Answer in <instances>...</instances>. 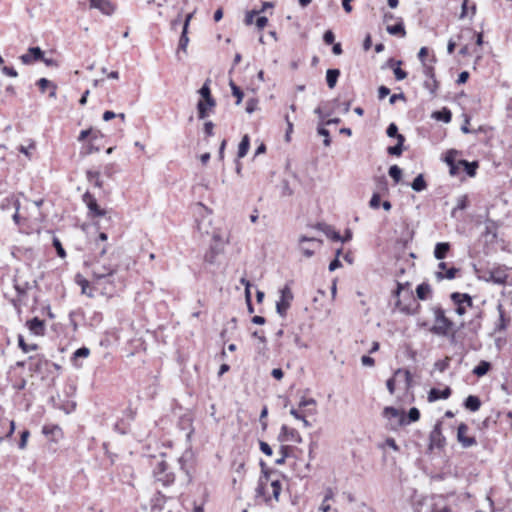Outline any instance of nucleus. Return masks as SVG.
<instances>
[{"label": "nucleus", "instance_id": "obj_1", "mask_svg": "<svg viewBox=\"0 0 512 512\" xmlns=\"http://www.w3.org/2000/svg\"><path fill=\"white\" fill-rule=\"evenodd\" d=\"M107 253V246L102 245L100 251L91 262V271L93 283L97 285H108L110 290L122 288L125 286L126 276L123 272H127L133 267L136 262L131 257H125L118 263L112 262L114 253L110 258L103 260L102 258Z\"/></svg>", "mask_w": 512, "mask_h": 512}, {"label": "nucleus", "instance_id": "obj_2", "mask_svg": "<svg viewBox=\"0 0 512 512\" xmlns=\"http://www.w3.org/2000/svg\"><path fill=\"white\" fill-rule=\"evenodd\" d=\"M153 477L155 483L161 484L163 487H168L175 481V473L169 463L163 458V455H161L159 459H156L153 468Z\"/></svg>", "mask_w": 512, "mask_h": 512}, {"label": "nucleus", "instance_id": "obj_3", "mask_svg": "<svg viewBox=\"0 0 512 512\" xmlns=\"http://www.w3.org/2000/svg\"><path fill=\"white\" fill-rule=\"evenodd\" d=\"M435 324L430 328V332L438 336H447L454 323L445 315L441 306L432 308Z\"/></svg>", "mask_w": 512, "mask_h": 512}, {"label": "nucleus", "instance_id": "obj_4", "mask_svg": "<svg viewBox=\"0 0 512 512\" xmlns=\"http://www.w3.org/2000/svg\"><path fill=\"white\" fill-rule=\"evenodd\" d=\"M198 93L203 98L197 103V113L199 119H205L208 117V113L206 112V106L213 108L216 106V101L211 95V90L209 87V80H206L202 87L199 89Z\"/></svg>", "mask_w": 512, "mask_h": 512}, {"label": "nucleus", "instance_id": "obj_5", "mask_svg": "<svg viewBox=\"0 0 512 512\" xmlns=\"http://www.w3.org/2000/svg\"><path fill=\"white\" fill-rule=\"evenodd\" d=\"M450 298L456 306L455 313L459 316H463L468 308L473 307L472 297L467 293L453 292Z\"/></svg>", "mask_w": 512, "mask_h": 512}, {"label": "nucleus", "instance_id": "obj_6", "mask_svg": "<svg viewBox=\"0 0 512 512\" xmlns=\"http://www.w3.org/2000/svg\"><path fill=\"white\" fill-rule=\"evenodd\" d=\"M321 244L322 240L320 239L300 236L298 241V249L305 257L310 258L315 254V250L320 248Z\"/></svg>", "mask_w": 512, "mask_h": 512}, {"label": "nucleus", "instance_id": "obj_7", "mask_svg": "<svg viewBox=\"0 0 512 512\" xmlns=\"http://www.w3.org/2000/svg\"><path fill=\"white\" fill-rule=\"evenodd\" d=\"M383 416L390 421L392 428L405 426L406 415L402 410H398L392 406H387L383 410Z\"/></svg>", "mask_w": 512, "mask_h": 512}, {"label": "nucleus", "instance_id": "obj_8", "mask_svg": "<svg viewBox=\"0 0 512 512\" xmlns=\"http://www.w3.org/2000/svg\"><path fill=\"white\" fill-rule=\"evenodd\" d=\"M293 300V293L288 285L280 290V299L276 303V311L281 317H285Z\"/></svg>", "mask_w": 512, "mask_h": 512}, {"label": "nucleus", "instance_id": "obj_9", "mask_svg": "<svg viewBox=\"0 0 512 512\" xmlns=\"http://www.w3.org/2000/svg\"><path fill=\"white\" fill-rule=\"evenodd\" d=\"M441 425H442V423L440 421H438L434 425L432 431L430 432V435H429V448L430 449H433V448L441 449L445 446L446 439H445L444 435L442 434Z\"/></svg>", "mask_w": 512, "mask_h": 512}, {"label": "nucleus", "instance_id": "obj_10", "mask_svg": "<svg viewBox=\"0 0 512 512\" xmlns=\"http://www.w3.org/2000/svg\"><path fill=\"white\" fill-rule=\"evenodd\" d=\"M468 426L466 423H460L457 429V440L463 448H470L477 444L474 436H467Z\"/></svg>", "mask_w": 512, "mask_h": 512}, {"label": "nucleus", "instance_id": "obj_11", "mask_svg": "<svg viewBox=\"0 0 512 512\" xmlns=\"http://www.w3.org/2000/svg\"><path fill=\"white\" fill-rule=\"evenodd\" d=\"M172 499H173L172 496H166V495L162 494L160 491H158L151 498L152 511H154V512H171V509L166 507V503Z\"/></svg>", "mask_w": 512, "mask_h": 512}, {"label": "nucleus", "instance_id": "obj_12", "mask_svg": "<svg viewBox=\"0 0 512 512\" xmlns=\"http://www.w3.org/2000/svg\"><path fill=\"white\" fill-rule=\"evenodd\" d=\"M508 279L507 269L503 266H498L492 268L488 272V277L486 278L487 282H492L494 284L503 285L506 283Z\"/></svg>", "mask_w": 512, "mask_h": 512}, {"label": "nucleus", "instance_id": "obj_13", "mask_svg": "<svg viewBox=\"0 0 512 512\" xmlns=\"http://www.w3.org/2000/svg\"><path fill=\"white\" fill-rule=\"evenodd\" d=\"M19 59L24 65H31L34 62L40 61L43 59V50L36 46L28 48L25 54H22Z\"/></svg>", "mask_w": 512, "mask_h": 512}, {"label": "nucleus", "instance_id": "obj_14", "mask_svg": "<svg viewBox=\"0 0 512 512\" xmlns=\"http://www.w3.org/2000/svg\"><path fill=\"white\" fill-rule=\"evenodd\" d=\"M83 201L86 203V205L89 209V213L93 217H100V216H104L106 214V211L99 207L95 197L90 192H86L83 195Z\"/></svg>", "mask_w": 512, "mask_h": 512}, {"label": "nucleus", "instance_id": "obj_15", "mask_svg": "<svg viewBox=\"0 0 512 512\" xmlns=\"http://www.w3.org/2000/svg\"><path fill=\"white\" fill-rule=\"evenodd\" d=\"M278 440L280 442L295 441L297 443H300L302 441V438L297 430L289 428L287 425H282L281 431L278 435Z\"/></svg>", "mask_w": 512, "mask_h": 512}, {"label": "nucleus", "instance_id": "obj_16", "mask_svg": "<svg viewBox=\"0 0 512 512\" xmlns=\"http://www.w3.org/2000/svg\"><path fill=\"white\" fill-rule=\"evenodd\" d=\"M438 268L440 269V271H437L435 273V276L439 281L443 279L452 280L456 277V274L459 272V269L455 267L447 269V264L445 262H440L438 264Z\"/></svg>", "mask_w": 512, "mask_h": 512}, {"label": "nucleus", "instance_id": "obj_17", "mask_svg": "<svg viewBox=\"0 0 512 512\" xmlns=\"http://www.w3.org/2000/svg\"><path fill=\"white\" fill-rule=\"evenodd\" d=\"M90 8L98 9L105 15H111L115 7L109 0H89Z\"/></svg>", "mask_w": 512, "mask_h": 512}, {"label": "nucleus", "instance_id": "obj_18", "mask_svg": "<svg viewBox=\"0 0 512 512\" xmlns=\"http://www.w3.org/2000/svg\"><path fill=\"white\" fill-rule=\"evenodd\" d=\"M452 391L450 387H446L443 390H439L437 388H432L428 392V401L435 402L439 399H448L451 395Z\"/></svg>", "mask_w": 512, "mask_h": 512}, {"label": "nucleus", "instance_id": "obj_19", "mask_svg": "<svg viewBox=\"0 0 512 512\" xmlns=\"http://www.w3.org/2000/svg\"><path fill=\"white\" fill-rule=\"evenodd\" d=\"M315 228L322 231L328 238L333 241L342 240V236L339 234V232L335 231L330 225L325 223H317Z\"/></svg>", "mask_w": 512, "mask_h": 512}, {"label": "nucleus", "instance_id": "obj_20", "mask_svg": "<svg viewBox=\"0 0 512 512\" xmlns=\"http://www.w3.org/2000/svg\"><path fill=\"white\" fill-rule=\"evenodd\" d=\"M483 312L478 310L475 316L467 323L468 330L477 334L482 327Z\"/></svg>", "mask_w": 512, "mask_h": 512}, {"label": "nucleus", "instance_id": "obj_21", "mask_svg": "<svg viewBox=\"0 0 512 512\" xmlns=\"http://www.w3.org/2000/svg\"><path fill=\"white\" fill-rule=\"evenodd\" d=\"M27 326L29 330L35 335L44 334V321L40 320L38 317H34L27 321Z\"/></svg>", "mask_w": 512, "mask_h": 512}, {"label": "nucleus", "instance_id": "obj_22", "mask_svg": "<svg viewBox=\"0 0 512 512\" xmlns=\"http://www.w3.org/2000/svg\"><path fill=\"white\" fill-rule=\"evenodd\" d=\"M464 407L471 411V412H476L480 409L481 407V400L478 396H475V395H469L465 400H464V403H463Z\"/></svg>", "mask_w": 512, "mask_h": 512}, {"label": "nucleus", "instance_id": "obj_23", "mask_svg": "<svg viewBox=\"0 0 512 512\" xmlns=\"http://www.w3.org/2000/svg\"><path fill=\"white\" fill-rule=\"evenodd\" d=\"M458 164H460L461 167H463L466 174L470 177H474L476 175L477 168L479 167V164L477 161L469 162L464 159L459 160Z\"/></svg>", "mask_w": 512, "mask_h": 512}, {"label": "nucleus", "instance_id": "obj_24", "mask_svg": "<svg viewBox=\"0 0 512 512\" xmlns=\"http://www.w3.org/2000/svg\"><path fill=\"white\" fill-rule=\"evenodd\" d=\"M450 249V244L448 242H439L436 244L434 249V257L438 260H442L446 257L448 251Z\"/></svg>", "mask_w": 512, "mask_h": 512}, {"label": "nucleus", "instance_id": "obj_25", "mask_svg": "<svg viewBox=\"0 0 512 512\" xmlns=\"http://www.w3.org/2000/svg\"><path fill=\"white\" fill-rule=\"evenodd\" d=\"M42 432L47 437H51L52 440H56L62 433L61 428L58 425H44Z\"/></svg>", "mask_w": 512, "mask_h": 512}, {"label": "nucleus", "instance_id": "obj_26", "mask_svg": "<svg viewBox=\"0 0 512 512\" xmlns=\"http://www.w3.org/2000/svg\"><path fill=\"white\" fill-rule=\"evenodd\" d=\"M432 293V288L430 284L423 282L419 284L416 288V294L418 299L420 300H426Z\"/></svg>", "mask_w": 512, "mask_h": 512}, {"label": "nucleus", "instance_id": "obj_27", "mask_svg": "<svg viewBox=\"0 0 512 512\" xmlns=\"http://www.w3.org/2000/svg\"><path fill=\"white\" fill-rule=\"evenodd\" d=\"M76 283L81 286L82 294H85L90 298L94 297L92 289H90L89 281L82 277L80 274L76 276Z\"/></svg>", "mask_w": 512, "mask_h": 512}, {"label": "nucleus", "instance_id": "obj_28", "mask_svg": "<svg viewBox=\"0 0 512 512\" xmlns=\"http://www.w3.org/2000/svg\"><path fill=\"white\" fill-rule=\"evenodd\" d=\"M339 76H340L339 69H328L327 70L326 82L330 89H333L336 86Z\"/></svg>", "mask_w": 512, "mask_h": 512}, {"label": "nucleus", "instance_id": "obj_29", "mask_svg": "<svg viewBox=\"0 0 512 512\" xmlns=\"http://www.w3.org/2000/svg\"><path fill=\"white\" fill-rule=\"evenodd\" d=\"M86 178H87V181L89 183L93 184L95 187L100 188V189L103 187V181L100 178L99 171L88 170L86 172Z\"/></svg>", "mask_w": 512, "mask_h": 512}, {"label": "nucleus", "instance_id": "obj_30", "mask_svg": "<svg viewBox=\"0 0 512 512\" xmlns=\"http://www.w3.org/2000/svg\"><path fill=\"white\" fill-rule=\"evenodd\" d=\"M249 147H250V138L246 134V135H244L242 137V139H241V141L239 143L237 157L238 158L245 157L247 155V153H248Z\"/></svg>", "mask_w": 512, "mask_h": 512}, {"label": "nucleus", "instance_id": "obj_31", "mask_svg": "<svg viewBox=\"0 0 512 512\" xmlns=\"http://www.w3.org/2000/svg\"><path fill=\"white\" fill-rule=\"evenodd\" d=\"M405 142V137L403 135H400L397 140V144L394 146H389L387 148V152L390 155L393 156H400L403 152V144Z\"/></svg>", "mask_w": 512, "mask_h": 512}, {"label": "nucleus", "instance_id": "obj_32", "mask_svg": "<svg viewBox=\"0 0 512 512\" xmlns=\"http://www.w3.org/2000/svg\"><path fill=\"white\" fill-rule=\"evenodd\" d=\"M491 369V364L488 361L482 360L480 363L473 369V374L477 377H482L486 375Z\"/></svg>", "mask_w": 512, "mask_h": 512}, {"label": "nucleus", "instance_id": "obj_33", "mask_svg": "<svg viewBox=\"0 0 512 512\" xmlns=\"http://www.w3.org/2000/svg\"><path fill=\"white\" fill-rule=\"evenodd\" d=\"M411 188L416 192H421L427 188V183L422 174L417 175L411 183Z\"/></svg>", "mask_w": 512, "mask_h": 512}, {"label": "nucleus", "instance_id": "obj_34", "mask_svg": "<svg viewBox=\"0 0 512 512\" xmlns=\"http://www.w3.org/2000/svg\"><path fill=\"white\" fill-rule=\"evenodd\" d=\"M433 117L436 120L443 121L444 123H449L452 118V113L449 109L443 108L440 111H436L433 113Z\"/></svg>", "mask_w": 512, "mask_h": 512}, {"label": "nucleus", "instance_id": "obj_35", "mask_svg": "<svg viewBox=\"0 0 512 512\" xmlns=\"http://www.w3.org/2000/svg\"><path fill=\"white\" fill-rule=\"evenodd\" d=\"M266 488H267L266 482L263 481V478H259L258 485L255 490L256 497H264L265 503H268L270 501L271 497L266 496Z\"/></svg>", "mask_w": 512, "mask_h": 512}, {"label": "nucleus", "instance_id": "obj_36", "mask_svg": "<svg viewBox=\"0 0 512 512\" xmlns=\"http://www.w3.org/2000/svg\"><path fill=\"white\" fill-rule=\"evenodd\" d=\"M497 309L499 312V320H498V323L496 324V330L503 331L507 328V320L505 318V311L501 304L498 305Z\"/></svg>", "mask_w": 512, "mask_h": 512}, {"label": "nucleus", "instance_id": "obj_37", "mask_svg": "<svg viewBox=\"0 0 512 512\" xmlns=\"http://www.w3.org/2000/svg\"><path fill=\"white\" fill-rule=\"evenodd\" d=\"M387 32L391 35H400L405 36V28L402 22H399L395 25L387 26Z\"/></svg>", "mask_w": 512, "mask_h": 512}, {"label": "nucleus", "instance_id": "obj_38", "mask_svg": "<svg viewBox=\"0 0 512 512\" xmlns=\"http://www.w3.org/2000/svg\"><path fill=\"white\" fill-rule=\"evenodd\" d=\"M188 44H189L188 30L182 29L180 39H179V44H178V51L186 52Z\"/></svg>", "mask_w": 512, "mask_h": 512}, {"label": "nucleus", "instance_id": "obj_39", "mask_svg": "<svg viewBox=\"0 0 512 512\" xmlns=\"http://www.w3.org/2000/svg\"><path fill=\"white\" fill-rule=\"evenodd\" d=\"M270 485L272 488L273 498L278 502L280 493L282 491V484L279 479H272Z\"/></svg>", "mask_w": 512, "mask_h": 512}, {"label": "nucleus", "instance_id": "obj_40", "mask_svg": "<svg viewBox=\"0 0 512 512\" xmlns=\"http://www.w3.org/2000/svg\"><path fill=\"white\" fill-rule=\"evenodd\" d=\"M499 416H500V413H499V412H497L494 416H493V415H489V416H487V417L483 420V422H482V424H481L480 429H488V428H490V427H492V426L496 425V423H497V420H498Z\"/></svg>", "mask_w": 512, "mask_h": 512}, {"label": "nucleus", "instance_id": "obj_41", "mask_svg": "<svg viewBox=\"0 0 512 512\" xmlns=\"http://www.w3.org/2000/svg\"><path fill=\"white\" fill-rule=\"evenodd\" d=\"M420 419V411L416 407H412L409 409L408 414L406 416L405 425H408L412 422H416Z\"/></svg>", "mask_w": 512, "mask_h": 512}, {"label": "nucleus", "instance_id": "obj_42", "mask_svg": "<svg viewBox=\"0 0 512 512\" xmlns=\"http://www.w3.org/2000/svg\"><path fill=\"white\" fill-rule=\"evenodd\" d=\"M388 174L395 183H399L402 177V170L399 166L392 165L388 170Z\"/></svg>", "mask_w": 512, "mask_h": 512}, {"label": "nucleus", "instance_id": "obj_43", "mask_svg": "<svg viewBox=\"0 0 512 512\" xmlns=\"http://www.w3.org/2000/svg\"><path fill=\"white\" fill-rule=\"evenodd\" d=\"M98 151H99V147L94 145V141L90 140L87 143V145H85L81 148L80 155L87 156V155H90V154H92L94 152H98Z\"/></svg>", "mask_w": 512, "mask_h": 512}, {"label": "nucleus", "instance_id": "obj_44", "mask_svg": "<svg viewBox=\"0 0 512 512\" xmlns=\"http://www.w3.org/2000/svg\"><path fill=\"white\" fill-rule=\"evenodd\" d=\"M89 354H90V350H89L87 347L83 346V347L78 348V349L74 352V354H73V361H74V365H75V366H79V365L76 363L77 359H78V358H86V357H88V356H89Z\"/></svg>", "mask_w": 512, "mask_h": 512}, {"label": "nucleus", "instance_id": "obj_45", "mask_svg": "<svg viewBox=\"0 0 512 512\" xmlns=\"http://www.w3.org/2000/svg\"><path fill=\"white\" fill-rule=\"evenodd\" d=\"M18 345L22 349L23 352L27 353L29 351H33L37 349L36 344L28 345L22 335H18Z\"/></svg>", "mask_w": 512, "mask_h": 512}, {"label": "nucleus", "instance_id": "obj_46", "mask_svg": "<svg viewBox=\"0 0 512 512\" xmlns=\"http://www.w3.org/2000/svg\"><path fill=\"white\" fill-rule=\"evenodd\" d=\"M230 87L233 96L237 98L236 104L239 105L243 99L244 93L233 81L230 82Z\"/></svg>", "mask_w": 512, "mask_h": 512}, {"label": "nucleus", "instance_id": "obj_47", "mask_svg": "<svg viewBox=\"0 0 512 512\" xmlns=\"http://www.w3.org/2000/svg\"><path fill=\"white\" fill-rule=\"evenodd\" d=\"M5 201H6L7 203H12V204L14 205V207H15V213H14V215H13V221H14L17 225H19V224H20V215H19L20 203H19V201H18L17 199H13V198H12V199L7 198Z\"/></svg>", "mask_w": 512, "mask_h": 512}, {"label": "nucleus", "instance_id": "obj_48", "mask_svg": "<svg viewBox=\"0 0 512 512\" xmlns=\"http://www.w3.org/2000/svg\"><path fill=\"white\" fill-rule=\"evenodd\" d=\"M317 132H318V134H319V135H321V136H323V137H324V140H323V144H324V146H326V147L330 146V144H331V138H330V133H329V131H328L325 127H323V126H321V125H320V126H318V128H317Z\"/></svg>", "mask_w": 512, "mask_h": 512}, {"label": "nucleus", "instance_id": "obj_49", "mask_svg": "<svg viewBox=\"0 0 512 512\" xmlns=\"http://www.w3.org/2000/svg\"><path fill=\"white\" fill-rule=\"evenodd\" d=\"M468 206V197L467 195H462L457 199V203L455 208L453 209V214L457 210H465Z\"/></svg>", "mask_w": 512, "mask_h": 512}, {"label": "nucleus", "instance_id": "obj_50", "mask_svg": "<svg viewBox=\"0 0 512 512\" xmlns=\"http://www.w3.org/2000/svg\"><path fill=\"white\" fill-rule=\"evenodd\" d=\"M30 366L29 369L31 371L40 372L42 368V360L41 358L29 357Z\"/></svg>", "mask_w": 512, "mask_h": 512}, {"label": "nucleus", "instance_id": "obj_51", "mask_svg": "<svg viewBox=\"0 0 512 512\" xmlns=\"http://www.w3.org/2000/svg\"><path fill=\"white\" fill-rule=\"evenodd\" d=\"M424 87L430 91L431 94H435V91L438 88V82L436 78H427V80L424 81Z\"/></svg>", "mask_w": 512, "mask_h": 512}, {"label": "nucleus", "instance_id": "obj_52", "mask_svg": "<svg viewBox=\"0 0 512 512\" xmlns=\"http://www.w3.org/2000/svg\"><path fill=\"white\" fill-rule=\"evenodd\" d=\"M458 154V151L457 150H454V149H451L449 151H447L446 155H445V158H444V161L445 163L448 165V166H451L453 164L456 163V156Z\"/></svg>", "mask_w": 512, "mask_h": 512}, {"label": "nucleus", "instance_id": "obj_53", "mask_svg": "<svg viewBox=\"0 0 512 512\" xmlns=\"http://www.w3.org/2000/svg\"><path fill=\"white\" fill-rule=\"evenodd\" d=\"M400 305H401V302H400V300H398L396 302V306L399 307L402 312H404L405 314H408V315L416 314L418 309L420 308L419 304H416L415 308H411L410 306L401 307Z\"/></svg>", "mask_w": 512, "mask_h": 512}, {"label": "nucleus", "instance_id": "obj_54", "mask_svg": "<svg viewBox=\"0 0 512 512\" xmlns=\"http://www.w3.org/2000/svg\"><path fill=\"white\" fill-rule=\"evenodd\" d=\"M387 136L391 138H396L398 140V137L401 135L398 132V127L395 123H390L386 130Z\"/></svg>", "mask_w": 512, "mask_h": 512}, {"label": "nucleus", "instance_id": "obj_55", "mask_svg": "<svg viewBox=\"0 0 512 512\" xmlns=\"http://www.w3.org/2000/svg\"><path fill=\"white\" fill-rule=\"evenodd\" d=\"M280 454L281 457L276 459L275 463L277 465H282L285 463L286 458L289 456V447L288 446H281L280 447Z\"/></svg>", "mask_w": 512, "mask_h": 512}, {"label": "nucleus", "instance_id": "obj_56", "mask_svg": "<svg viewBox=\"0 0 512 512\" xmlns=\"http://www.w3.org/2000/svg\"><path fill=\"white\" fill-rule=\"evenodd\" d=\"M258 106V100L255 98H250L246 102L245 110L248 114H252L254 111H256Z\"/></svg>", "mask_w": 512, "mask_h": 512}, {"label": "nucleus", "instance_id": "obj_57", "mask_svg": "<svg viewBox=\"0 0 512 512\" xmlns=\"http://www.w3.org/2000/svg\"><path fill=\"white\" fill-rule=\"evenodd\" d=\"M9 425V430L8 432L4 435V437H9L13 434L14 430H15V423L14 421H8L6 419H0V427H5Z\"/></svg>", "mask_w": 512, "mask_h": 512}, {"label": "nucleus", "instance_id": "obj_58", "mask_svg": "<svg viewBox=\"0 0 512 512\" xmlns=\"http://www.w3.org/2000/svg\"><path fill=\"white\" fill-rule=\"evenodd\" d=\"M53 246L56 249L57 255L61 258H64L66 256V252L64 248L62 247V244L58 238L53 239Z\"/></svg>", "mask_w": 512, "mask_h": 512}, {"label": "nucleus", "instance_id": "obj_59", "mask_svg": "<svg viewBox=\"0 0 512 512\" xmlns=\"http://www.w3.org/2000/svg\"><path fill=\"white\" fill-rule=\"evenodd\" d=\"M53 82H51L50 80L46 79V78H40L38 81H37V86L39 87L41 93H45L46 89L52 85Z\"/></svg>", "mask_w": 512, "mask_h": 512}, {"label": "nucleus", "instance_id": "obj_60", "mask_svg": "<svg viewBox=\"0 0 512 512\" xmlns=\"http://www.w3.org/2000/svg\"><path fill=\"white\" fill-rule=\"evenodd\" d=\"M380 204H381V198H380L379 193H373V195L370 199V202H369L370 207L372 209H378L380 207Z\"/></svg>", "mask_w": 512, "mask_h": 512}, {"label": "nucleus", "instance_id": "obj_61", "mask_svg": "<svg viewBox=\"0 0 512 512\" xmlns=\"http://www.w3.org/2000/svg\"><path fill=\"white\" fill-rule=\"evenodd\" d=\"M423 73L426 76V78H429V79L435 78L434 67L432 65L424 63L423 64Z\"/></svg>", "mask_w": 512, "mask_h": 512}, {"label": "nucleus", "instance_id": "obj_62", "mask_svg": "<svg viewBox=\"0 0 512 512\" xmlns=\"http://www.w3.org/2000/svg\"><path fill=\"white\" fill-rule=\"evenodd\" d=\"M393 72L396 80L398 81L404 80L407 77V72L401 69L400 66L395 67Z\"/></svg>", "mask_w": 512, "mask_h": 512}, {"label": "nucleus", "instance_id": "obj_63", "mask_svg": "<svg viewBox=\"0 0 512 512\" xmlns=\"http://www.w3.org/2000/svg\"><path fill=\"white\" fill-rule=\"evenodd\" d=\"M323 41L327 45L334 44L335 41V35L331 30H327L323 35Z\"/></svg>", "mask_w": 512, "mask_h": 512}, {"label": "nucleus", "instance_id": "obj_64", "mask_svg": "<svg viewBox=\"0 0 512 512\" xmlns=\"http://www.w3.org/2000/svg\"><path fill=\"white\" fill-rule=\"evenodd\" d=\"M434 366L440 372H444L449 366V359L446 358L444 360L437 361Z\"/></svg>", "mask_w": 512, "mask_h": 512}]
</instances>
